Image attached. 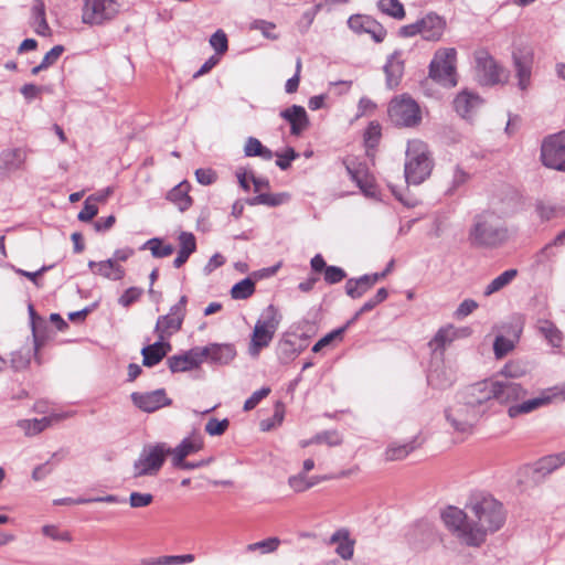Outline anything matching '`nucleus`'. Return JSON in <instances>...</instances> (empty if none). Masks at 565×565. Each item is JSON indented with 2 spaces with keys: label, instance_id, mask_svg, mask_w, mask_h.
Returning <instances> with one entry per match:
<instances>
[{
  "label": "nucleus",
  "instance_id": "1",
  "mask_svg": "<svg viewBox=\"0 0 565 565\" xmlns=\"http://www.w3.org/2000/svg\"><path fill=\"white\" fill-rule=\"evenodd\" d=\"M471 513V529L463 534L467 546L479 547L488 533L500 530L505 522V511L501 502L492 495L476 494L466 507Z\"/></svg>",
  "mask_w": 565,
  "mask_h": 565
},
{
  "label": "nucleus",
  "instance_id": "2",
  "mask_svg": "<svg viewBox=\"0 0 565 565\" xmlns=\"http://www.w3.org/2000/svg\"><path fill=\"white\" fill-rule=\"evenodd\" d=\"M493 386L494 404L508 407V415L511 418L530 414L552 401V395L545 393L537 397L526 398L527 391L513 380L493 381Z\"/></svg>",
  "mask_w": 565,
  "mask_h": 565
},
{
  "label": "nucleus",
  "instance_id": "3",
  "mask_svg": "<svg viewBox=\"0 0 565 565\" xmlns=\"http://www.w3.org/2000/svg\"><path fill=\"white\" fill-rule=\"evenodd\" d=\"M509 238L503 221L493 212L477 214L469 231V241L475 247L497 248Z\"/></svg>",
  "mask_w": 565,
  "mask_h": 565
},
{
  "label": "nucleus",
  "instance_id": "4",
  "mask_svg": "<svg viewBox=\"0 0 565 565\" xmlns=\"http://www.w3.org/2000/svg\"><path fill=\"white\" fill-rule=\"evenodd\" d=\"M433 166L426 143L419 140L408 142L404 168L405 180L408 184L423 183L430 175Z\"/></svg>",
  "mask_w": 565,
  "mask_h": 565
},
{
  "label": "nucleus",
  "instance_id": "5",
  "mask_svg": "<svg viewBox=\"0 0 565 565\" xmlns=\"http://www.w3.org/2000/svg\"><path fill=\"white\" fill-rule=\"evenodd\" d=\"M280 317L278 310L274 305L267 306L257 322L255 323L254 331L249 344V353L258 355L259 351L269 345L275 332L279 326Z\"/></svg>",
  "mask_w": 565,
  "mask_h": 565
},
{
  "label": "nucleus",
  "instance_id": "6",
  "mask_svg": "<svg viewBox=\"0 0 565 565\" xmlns=\"http://www.w3.org/2000/svg\"><path fill=\"white\" fill-rule=\"evenodd\" d=\"M457 51L454 47L436 51L429 64V77L444 87L457 85Z\"/></svg>",
  "mask_w": 565,
  "mask_h": 565
},
{
  "label": "nucleus",
  "instance_id": "7",
  "mask_svg": "<svg viewBox=\"0 0 565 565\" xmlns=\"http://www.w3.org/2000/svg\"><path fill=\"white\" fill-rule=\"evenodd\" d=\"M457 397L467 401V404L472 405L483 415L494 406L495 391L493 380H483L470 384L458 392Z\"/></svg>",
  "mask_w": 565,
  "mask_h": 565
},
{
  "label": "nucleus",
  "instance_id": "8",
  "mask_svg": "<svg viewBox=\"0 0 565 565\" xmlns=\"http://www.w3.org/2000/svg\"><path fill=\"white\" fill-rule=\"evenodd\" d=\"M117 0H83L82 21L88 25H103L119 12Z\"/></svg>",
  "mask_w": 565,
  "mask_h": 565
},
{
  "label": "nucleus",
  "instance_id": "9",
  "mask_svg": "<svg viewBox=\"0 0 565 565\" xmlns=\"http://www.w3.org/2000/svg\"><path fill=\"white\" fill-rule=\"evenodd\" d=\"M388 116L391 121L399 127H415L422 120L418 104L406 95L390 103Z\"/></svg>",
  "mask_w": 565,
  "mask_h": 565
},
{
  "label": "nucleus",
  "instance_id": "10",
  "mask_svg": "<svg viewBox=\"0 0 565 565\" xmlns=\"http://www.w3.org/2000/svg\"><path fill=\"white\" fill-rule=\"evenodd\" d=\"M168 452L169 450L164 443L145 447L140 457L134 463V476L138 478L157 475L163 466Z\"/></svg>",
  "mask_w": 565,
  "mask_h": 565
},
{
  "label": "nucleus",
  "instance_id": "11",
  "mask_svg": "<svg viewBox=\"0 0 565 565\" xmlns=\"http://www.w3.org/2000/svg\"><path fill=\"white\" fill-rule=\"evenodd\" d=\"M445 416L455 430L467 433L482 415L467 401L456 396V403L445 409Z\"/></svg>",
  "mask_w": 565,
  "mask_h": 565
},
{
  "label": "nucleus",
  "instance_id": "12",
  "mask_svg": "<svg viewBox=\"0 0 565 565\" xmlns=\"http://www.w3.org/2000/svg\"><path fill=\"white\" fill-rule=\"evenodd\" d=\"M541 160L545 167L565 172V130L544 138Z\"/></svg>",
  "mask_w": 565,
  "mask_h": 565
},
{
  "label": "nucleus",
  "instance_id": "13",
  "mask_svg": "<svg viewBox=\"0 0 565 565\" xmlns=\"http://www.w3.org/2000/svg\"><path fill=\"white\" fill-rule=\"evenodd\" d=\"M476 73L481 85L493 86L507 79L505 70L487 51L475 54Z\"/></svg>",
  "mask_w": 565,
  "mask_h": 565
},
{
  "label": "nucleus",
  "instance_id": "14",
  "mask_svg": "<svg viewBox=\"0 0 565 565\" xmlns=\"http://www.w3.org/2000/svg\"><path fill=\"white\" fill-rule=\"evenodd\" d=\"M441 519L446 527L451 531L463 544L465 535L471 529V518L462 510L449 505L441 512Z\"/></svg>",
  "mask_w": 565,
  "mask_h": 565
},
{
  "label": "nucleus",
  "instance_id": "15",
  "mask_svg": "<svg viewBox=\"0 0 565 565\" xmlns=\"http://www.w3.org/2000/svg\"><path fill=\"white\" fill-rule=\"evenodd\" d=\"M130 397L136 407L147 413L156 412L172 404V399L167 396L164 388L146 393L134 392Z\"/></svg>",
  "mask_w": 565,
  "mask_h": 565
},
{
  "label": "nucleus",
  "instance_id": "16",
  "mask_svg": "<svg viewBox=\"0 0 565 565\" xmlns=\"http://www.w3.org/2000/svg\"><path fill=\"white\" fill-rule=\"evenodd\" d=\"M349 28L356 33H369L376 43L384 41L386 30L370 15L355 14L348 20Z\"/></svg>",
  "mask_w": 565,
  "mask_h": 565
},
{
  "label": "nucleus",
  "instance_id": "17",
  "mask_svg": "<svg viewBox=\"0 0 565 565\" xmlns=\"http://www.w3.org/2000/svg\"><path fill=\"white\" fill-rule=\"evenodd\" d=\"M28 152L23 148L4 149L0 152V177H9L24 170Z\"/></svg>",
  "mask_w": 565,
  "mask_h": 565
},
{
  "label": "nucleus",
  "instance_id": "18",
  "mask_svg": "<svg viewBox=\"0 0 565 565\" xmlns=\"http://www.w3.org/2000/svg\"><path fill=\"white\" fill-rule=\"evenodd\" d=\"M513 66L519 79L518 86L525 90L530 85L533 54L527 50L518 49L512 53Z\"/></svg>",
  "mask_w": 565,
  "mask_h": 565
},
{
  "label": "nucleus",
  "instance_id": "19",
  "mask_svg": "<svg viewBox=\"0 0 565 565\" xmlns=\"http://www.w3.org/2000/svg\"><path fill=\"white\" fill-rule=\"evenodd\" d=\"M171 349L170 342L163 340V337L160 335L154 343L147 344L141 349L142 365L152 367L159 364Z\"/></svg>",
  "mask_w": 565,
  "mask_h": 565
},
{
  "label": "nucleus",
  "instance_id": "20",
  "mask_svg": "<svg viewBox=\"0 0 565 565\" xmlns=\"http://www.w3.org/2000/svg\"><path fill=\"white\" fill-rule=\"evenodd\" d=\"M280 117L290 124L292 136H300L310 125L306 109L299 105H292L281 110Z\"/></svg>",
  "mask_w": 565,
  "mask_h": 565
},
{
  "label": "nucleus",
  "instance_id": "21",
  "mask_svg": "<svg viewBox=\"0 0 565 565\" xmlns=\"http://www.w3.org/2000/svg\"><path fill=\"white\" fill-rule=\"evenodd\" d=\"M207 362L217 365H226L236 356V349L231 343H210L205 347Z\"/></svg>",
  "mask_w": 565,
  "mask_h": 565
},
{
  "label": "nucleus",
  "instance_id": "22",
  "mask_svg": "<svg viewBox=\"0 0 565 565\" xmlns=\"http://www.w3.org/2000/svg\"><path fill=\"white\" fill-rule=\"evenodd\" d=\"M353 160H343L347 172L350 175L351 180L356 183L360 190L366 196H375L376 188L375 185L366 178V169L362 164H352Z\"/></svg>",
  "mask_w": 565,
  "mask_h": 565
},
{
  "label": "nucleus",
  "instance_id": "23",
  "mask_svg": "<svg viewBox=\"0 0 565 565\" xmlns=\"http://www.w3.org/2000/svg\"><path fill=\"white\" fill-rule=\"evenodd\" d=\"M420 21V34L426 41H438L445 30V20L436 13H428Z\"/></svg>",
  "mask_w": 565,
  "mask_h": 565
},
{
  "label": "nucleus",
  "instance_id": "24",
  "mask_svg": "<svg viewBox=\"0 0 565 565\" xmlns=\"http://www.w3.org/2000/svg\"><path fill=\"white\" fill-rule=\"evenodd\" d=\"M482 103L483 100L478 94L465 89L454 99V108L461 117L467 118L478 109Z\"/></svg>",
  "mask_w": 565,
  "mask_h": 565
},
{
  "label": "nucleus",
  "instance_id": "25",
  "mask_svg": "<svg viewBox=\"0 0 565 565\" xmlns=\"http://www.w3.org/2000/svg\"><path fill=\"white\" fill-rule=\"evenodd\" d=\"M384 73L388 88L392 89L399 85L404 74V62L401 58V52L395 51L390 55L384 65Z\"/></svg>",
  "mask_w": 565,
  "mask_h": 565
},
{
  "label": "nucleus",
  "instance_id": "26",
  "mask_svg": "<svg viewBox=\"0 0 565 565\" xmlns=\"http://www.w3.org/2000/svg\"><path fill=\"white\" fill-rule=\"evenodd\" d=\"M565 465V450L544 456L534 463L533 473L544 478Z\"/></svg>",
  "mask_w": 565,
  "mask_h": 565
},
{
  "label": "nucleus",
  "instance_id": "27",
  "mask_svg": "<svg viewBox=\"0 0 565 565\" xmlns=\"http://www.w3.org/2000/svg\"><path fill=\"white\" fill-rule=\"evenodd\" d=\"M330 544H338L337 554L348 561L351 559L354 552V541L350 539L349 531L340 529L335 531L330 537Z\"/></svg>",
  "mask_w": 565,
  "mask_h": 565
},
{
  "label": "nucleus",
  "instance_id": "28",
  "mask_svg": "<svg viewBox=\"0 0 565 565\" xmlns=\"http://www.w3.org/2000/svg\"><path fill=\"white\" fill-rule=\"evenodd\" d=\"M189 191V182L182 181L168 192L167 200L175 204L180 212H185L193 203Z\"/></svg>",
  "mask_w": 565,
  "mask_h": 565
},
{
  "label": "nucleus",
  "instance_id": "29",
  "mask_svg": "<svg viewBox=\"0 0 565 565\" xmlns=\"http://www.w3.org/2000/svg\"><path fill=\"white\" fill-rule=\"evenodd\" d=\"M183 321H181L178 317H172L170 315L160 316L157 320L154 327V333L163 337V340L168 341V339L181 330Z\"/></svg>",
  "mask_w": 565,
  "mask_h": 565
},
{
  "label": "nucleus",
  "instance_id": "30",
  "mask_svg": "<svg viewBox=\"0 0 565 565\" xmlns=\"http://www.w3.org/2000/svg\"><path fill=\"white\" fill-rule=\"evenodd\" d=\"M537 330L553 348H561L563 343V332L556 324L548 319L537 320Z\"/></svg>",
  "mask_w": 565,
  "mask_h": 565
},
{
  "label": "nucleus",
  "instance_id": "31",
  "mask_svg": "<svg viewBox=\"0 0 565 565\" xmlns=\"http://www.w3.org/2000/svg\"><path fill=\"white\" fill-rule=\"evenodd\" d=\"M419 447L417 437L404 444L392 443L385 450V459L387 461L402 460L406 458L412 451Z\"/></svg>",
  "mask_w": 565,
  "mask_h": 565
},
{
  "label": "nucleus",
  "instance_id": "32",
  "mask_svg": "<svg viewBox=\"0 0 565 565\" xmlns=\"http://www.w3.org/2000/svg\"><path fill=\"white\" fill-rule=\"evenodd\" d=\"M290 200V194L287 192L280 193H259L254 198L247 200L248 205H267L279 206Z\"/></svg>",
  "mask_w": 565,
  "mask_h": 565
},
{
  "label": "nucleus",
  "instance_id": "33",
  "mask_svg": "<svg viewBox=\"0 0 565 565\" xmlns=\"http://www.w3.org/2000/svg\"><path fill=\"white\" fill-rule=\"evenodd\" d=\"M244 153L246 157H259L267 161L274 157V152L255 137H248L244 147Z\"/></svg>",
  "mask_w": 565,
  "mask_h": 565
},
{
  "label": "nucleus",
  "instance_id": "34",
  "mask_svg": "<svg viewBox=\"0 0 565 565\" xmlns=\"http://www.w3.org/2000/svg\"><path fill=\"white\" fill-rule=\"evenodd\" d=\"M372 286L365 275L359 278H350L345 282V294L352 299H359L366 294Z\"/></svg>",
  "mask_w": 565,
  "mask_h": 565
},
{
  "label": "nucleus",
  "instance_id": "35",
  "mask_svg": "<svg viewBox=\"0 0 565 565\" xmlns=\"http://www.w3.org/2000/svg\"><path fill=\"white\" fill-rule=\"evenodd\" d=\"M52 423V417H42L40 419H20L18 427L21 428L26 436H34L42 433Z\"/></svg>",
  "mask_w": 565,
  "mask_h": 565
},
{
  "label": "nucleus",
  "instance_id": "36",
  "mask_svg": "<svg viewBox=\"0 0 565 565\" xmlns=\"http://www.w3.org/2000/svg\"><path fill=\"white\" fill-rule=\"evenodd\" d=\"M95 274L111 280H120L125 276V269L120 265H117L114 259L109 258L98 262V268Z\"/></svg>",
  "mask_w": 565,
  "mask_h": 565
},
{
  "label": "nucleus",
  "instance_id": "37",
  "mask_svg": "<svg viewBox=\"0 0 565 565\" xmlns=\"http://www.w3.org/2000/svg\"><path fill=\"white\" fill-rule=\"evenodd\" d=\"M518 275V270L512 268L503 271L484 288L483 295L491 296L492 294L501 290L505 286H508Z\"/></svg>",
  "mask_w": 565,
  "mask_h": 565
},
{
  "label": "nucleus",
  "instance_id": "38",
  "mask_svg": "<svg viewBox=\"0 0 565 565\" xmlns=\"http://www.w3.org/2000/svg\"><path fill=\"white\" fill-rule=\"evenodd\" d=\"M255 292V281L250 277H246L233 285L231 288V297L234 300L248 299Z\"/></svg>",
  "mask_w": 565,
  "mask_h": 565
},
{
  "label": "nucleus",
  "instance_id": "39",
  "mask_svg": "<svg viewBox=\"0 0 565 565\" xmlns=\"http://www.w3.org/2000/svg\"><path fill=\"white\" fill-rule=\"evenodd\" d=\"M281 544V540L277 536H270L263 541L250 543L246 546V552L252 553L258 551L260 554H271L276 552Z\"/></svg>",
  "mask_w": 565,
  "mask_h": 565
},
{
  "label": "nucleus",
  "instance_id": "40",
  "mask_svg": "<svg viewBox=\"0 0 565 565\" xmlns=\"http://www.w3.org/2000/svg\"><path fill=\"white\" fill-rule=\"evenodd\" d=\"M456 338V331L452 326L447 328H440L434 338L429 341V347L433 348L434 351L444 350L445 347L452 342Z\"/></svg>",
  "mask_w": 565,
  "mask_h": 565
},
{
  "label": "nucleus",
  "instance_id": "41",
  "mask_svg": "<svg viewBox=\"0 0 565 565\" xmlns=\"http://www.w3.org/2000/svg\"><path fill=\"white\" fill-rule=\"evenodd\" d=\"M377 9L396 20H403L405 18V9L399 0H379Z\"/></svg>",
  "mask_w": 565,
  "mask_h": 565
},
{
  "label": "nucleus",
  "instance_id": "42",
  "mask_svg": "<svg viewBox=\"0 0 565 565\" xmlns=\"http://www.w3.org/2000/svg\"><path fill=\"white\" fill-rule=\"evenodd\" d=\"M300 351L301 349L297 347L296 341L290 338H282L277 345V353L281 361L294 359Z\"/></svg>",
  "mask_w": 565,
  "mask_h": 565
},
{
  "label": "nucleus",
  "instance_id": "43",
  "mask_svg": "<svg viewBox=\"0 0 565 565\" xmlns=\"http://www.w3.org/2000/svg\"><path fill=\"white\" fill-rule=\"evenodd\" d=\"M149 247L151 255L156 258L168 257L174 252V247L171 244L163 245V242L159 237H153L146 242L142 248Z\"/></svg>",
  "mask_w": 565,
  "mask_h": 565
},
{
  "label": "nucleus",
  "instance_id": "44",
  "mask_svg": "<svg viewBox=\"0 0 565 565\" xmlns=\"http://www.w3.org/2000/svg\"><path fill=\"white\" fill-rule=\"evenodd\" d=\"M203 448L201 436L186 437L175 447L185 458Z\"/></svg>",
  "mask_w": 565,
  "mask_h": 565
},
{
  "label": "nucleus",
  "instance_id": "45",
  "mask_svg": "<svg viewBox=\"0 0 565 565\" xmlns=\"http://www.w3.org/2000/svg\"><path fill=\"white\" fill-rule=\"evenodd\" d=\"M167 364L172 373L188 372L194 369V363H191L185 354L169 356Z\"/></svg>",
  "mask_w": 565,
  "mask_h": 565
},
{
  "label": "nucleus",
  "instance_id": "46",
  "mask_svg": "<svg viewBox=\"0 0 565 565\" xmlns=\"http://www.w3.org/2000/svg\"><path fill=\"white\" fill-rule=\"evenodd\" d=\"M381 126L377 122H370L364 132V145L367 149L377 147L381 139Z\"/></svg>",
  "mask_w": 565,
  "mask_h": 565
},
{
  "label": "nucleus",
  "instance_id": "47",
  "mask_svg": "<svg viewBox=\"0 0 565 565\" xmlns=\"http://www.w3.org/2000/svg\"><path fill=\"white\" fill-rule=\"evenodd\" d=\"M536 212L541 220L550 221L554 217L561 216L564 214L563 209L556 205L545 204L540 201L535 205Z\"/></svg>",
  "mask_w": 565,
  "mask_h": 565
},
{
  "label": "nucleus",
  "instance_id": "48",
  "mask_svg": "<svg viewBox=\"0 0 565 565\" xmlns=\"http://www.w3.org/2000/svg\"><path fill=\"white\" fill-rule=\"evenodd\" d=\"M210 44L215 50L216 54H225L228 50V40L226 33L218 29L211 35Z\"/></svg>",
  "mask_w": 565,
  "mask_h": 565
},
{
  "label": "nucleus",
  "instance_id": "49",
  "mask_svg": "<svg viewBox=\"0 0 565 565\" xmlns=\"http://www.w3.org/2000/svg\"><path fill=\"white\" fill-rule=\"evenodd\" d=\"M313 441L318 444H327L330 447L342 444V437L338 430H324L313 436Z\"/></svg>",
  "mask_w": 565,
  "mask_h": 565
},
{
  "label": "nucleus",
  "instance_id": "50",
  "mask_svg": "<svg viewBox=\"0 0 565 565\" xmlns=\"http://www.w3.org/2000/svg\"><path fill=\"white\" fill-rule=\"evenodd\" d=\"M417 535H422L420 541L423 543L430 540L433 532H431L429 523H427V522L417 523L414 526V529L407 534L409 543L416 544Z\"/></svg>",
  "mask_w": 565,
  "mask_h": 565
},
{
  "label": "nucleus",
  "instance_id": "51",
  "mask_svg": "<svg viewBox=\"0 0 565 565\" xmlns=\"http://www.w3.org/2000/svg\"><path fill=\"white\" fill-rule=\"evenodd\" d=\"M514 348L512 340L507 339L503 335H498L494 339L493 351L497 359H502Z\"/></svg>",
  "mask_w": 565,
  "mask_h": 565
},
{
  "label": "nucleus",
  "instance_id": "52",
  "mask_svg": "<svg viewBox=\"0 0 565 565\" xmlns=\"http://www.w3.org/2000/svg\"><path fill=\"white\" fill-rule=\"evenodd\" d=\"M344 334V329H335L331 332L323 335L318 342L315 343L312 347V352L318 353L320 352L324 347H328L331 344L334 340L341 341Z\"/></svg>",
  "mask_w": 565,
  "mask_h": 565
},
{
  "label": "nucleus",
  "instance_id": "53",
  "mask_svg": "<svg viewBox=\"0 0 565 565\" xmlns=\"http://www.w3.org/2000/svg\"><path fill=\"white\" fill-rule=\"evenodd\" d=\"M276 25L273 22L266 21V20H254L250 23L252 30H258L262 32V34L269 40H277L278 35L274 33Z\"/></svg>",
  "mask_w": 565,
  "mask_h": 565
},
{
  "label": "nucleus",
  "instance_id": "54",
  "mask_svg": "<svg viewBox=\"0 0 565 565\" xmlns=\"http://www.w3.org/2000/svg\"><path fill=\"white\" fill-rule=\"evenodd\" d=\"M230 426V420L224 418L218 420L217 418H210L205 425V431L211 436L223 435Z\"/></svg>",
  "mask_w": 565,
  "mask_h": 565
},
{
  "label": "nucleus",
  "instance_id": "55",
  "mask_svg": "<svg viewBox=\"0 0 565 565\" xmlns=\"http://www.w3.org/2000/svg\"><path fill=\"white\" fill-rule=\"evenodd\" d=\"M347 277V273L343 268L329 265L323 273V279L329 285H334L342 281Z\"/></svg>",
  "mask_w": 565,
  "mask_h": 565
},
{
  "label": "nucleus",
  "instance_id": "56",
  "mask_svg": "<svg viewBox=\"0 0 565 565\" xmlns=\"http://www.w3.org/2000/svg\"><path fill=\"white\" fill-rule=\"evenodd\" d=\"M478 302L473 299H465L459 306L458 308L455 310L454 312V318L456 320H462L465 319L466 317H468L469 315H471L477 308H478Z\"/></svg>",
  "mask_w": 565,
  "mask_h": 565
},
{
  "label": "nucleus",
  "instance_id": "57",
  "mask_svg": "<svg viewBox=\"0 0 565 565\" xmlns=\"http://www.w3.org/2000/svg\"><path fill=\"white\" fill-rule=\"evenodd\" d=\"M276 156L278 157L276 166L280 170H287L290 167L291 161L299 157V153L292 147H287L282 153H276Z\"/></svg>",
  "mask_w": 565,
  "mask_h": 565
},
{
  "label": "nucleus",
  "instance_id": "58",
  "mask_svg": "<svg viewBox=\"0 0 565 565\" xmlns=\"http://www.w3.org/2000/svg\"><path fill=\"white\" fill-rule=\"evenodd\" d=\"M180 250L188 254H193L196 250L195 236L191 232H181L178 237Z\"/></svg>",
  "mask_w": 565,
  "mask_h": 565
},
{
  "label": "nucleus",
  "instance_id": "59",
  "mask_svg": "<svg viewBox=\"0 0 565 565\" xmlns=\"http://www.w3.org/2000/svg\"><path fill=\"white\" fill-rule=\"evenodd\" d=\"M42 533L45 536H47L54 541H61V542H71L72 541L71 533L67 531L61 532L56 525H44L42 527Z\"/></svg>",
  "mask_w": 565,
  "mask_h": 565
},
{
  "label": "nucleus",
  "instance_id": "60",
  "mask_svg": "<svg viewBox=\"0 0 565 565\" xmlns=\"http://www.w3.org/2000/svg\"><path fill=\"white\" fill-rule=\"evenodd\" d=\"M142 295V290L137 287H130L124 291V294L119 297L118 303L125 308H128L134 302H136L140 296Z\"/></svg>",
  "mask_w": 565,
  "mask_h": 565
},
{
  "label": "nucleus",
  "instance_id": "61",
  "mask_svg": "<svg viewBox=\"0 0 565 565\" xmlns=\"http://www.w3.org/2000/svg\"><path fill=\"white\" fill-rule=\"evenodd\" d=\"M270 393V388L269 387H262L260 390L258 391H255L244 403V411H252L254 409L258 404L259 402L265 398L266 396H268Z\"/></svg>",
  "mask_w": 565,
  "mask_h": 565
},
{
  "label": "nucleus",
  "instance_id": "62",
  "mask_svg": "<svg viewBox=\"0 0 565 565\" xmlns=\"http://www.w3.org/2000/svg\"><path fill=\"white\" fill-rule=\"evenodd\" d=\"M153 495L151 493L131 492L129 495V504L131 508H145L152 503Z\"/></svg>",
  "mask_w": 565,
  "mask_h": 565
},
{
  "label": "nucleus",
  "instance_id": "63",
  "mask_svg": "<svg viewBox=\"0 0 565 565\" xmlns=\"http://www.w3.org/2000/svg\"><path fill=\"white\" fill-rule=\"evenodd\" d=\"M387 297V289L385 287L380 288L372 298L364 302V305L362 306V311L369 312L373 310L377 305L386 300Z\"/></svg>",
  "mask_w": 565,
  "mask_h": 565
},
{
  "label": "nucleus",
  "instance_id": "64",
  "mask_svg": "<svg viewBox=\"0 0 565 565\" xmlns=\"http://www.w3.org/2000/svg\"><path fill=\"white\" fill-rule=\"evenodd\" d=\"M30 355L29 352L17 351L11 355V367L14 371H21L29 366Z\"/></svg>",
  "mask_w": 565,
  "mask_h": 565
}]
</instances>
